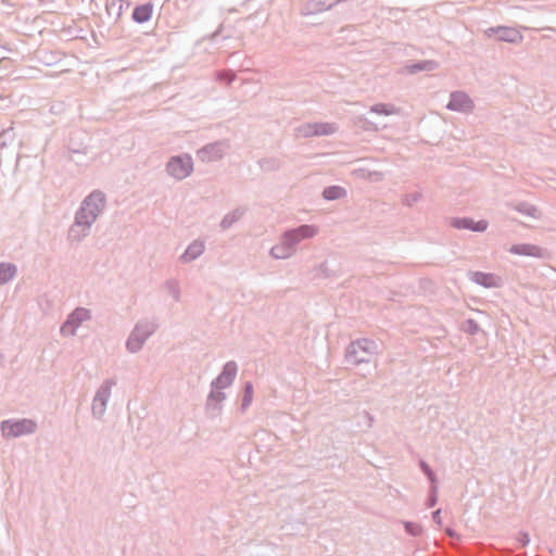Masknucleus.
Masks as SVG:
<instances>
[{"mask_svg":"<svg viewBox=\"0 0 556 556\" xmlns=\"http://www.w3.org/2000/svg\"><path fill=\"white\" fill-rule=\"evenodd\" d=\"M252 400H253V387L251 383H247L245 388H244L242 407L243 408L248 407L252 403Z\"/></svg>","mask_w":556,"mask_h":556,"instance_id":"obj_16","label":"nucleus"},{"mask_svg":"<svg viewBox=\"0 0 556 556\" xmlns=\"http://www.w3.org/2000/svg\"><path fill=\"white\" fill-rule=\"evenodd\" d=\"M103 206L104 200L101 194L89 195L76 216V223L71 230L72 233L78 232L80 229L84 230L89 226L97 218Z\"/></svg>","mask_w":556,"mask_h":556,"instance_id":"obj_1","label":"nucleus"},{"mask_svg":"<svg viewBox=\"0 0 556 556\" xmlns=\"http://www.w3.org/2000/svg\"><path fill=\"white\" fill-rule=\"evenodd\" d=\"M511 252L516 254H528V255H536L535 247H527V245H516L511 248Z\"/></svg>","mask_w":556,"mask_h":556,"instance_id":"obj_15","label":"nucleus"},{"mask_svg":"<svg viewBox=\"0 0 556 556\" xmlns=\"http://www.w3.org/2000/svg\"><path fill=\"white\" fill-rule=\"evenodd\" d=\"M192 172V161L188 155L176 157V179L185 178Z\"/></svg>","mask_w":556,"mask_h":556,"instance_id":"obj_8","label":"nucleus"},{"mask_svg":"<svg viewBox=\"0 0 556 556\" xmlns=\"http://www.w3.org/2000/svg\"><path fill=\"white\" fill-rule=\"evenodd\" d=\"M528 542H529V539L527 535H525V538H522V544L526 545Z\"/></svg>","mask_w":556,"mask_h":556,"instance_id":"obj_23","label":"nucleus"},{"mask_svg":"<svg viewBox=\"0 0 556 556\" xmlns=\"http://www.w3.org/2000/svg\"><path fill=\"white\" fill-rule=\"evenodd\" d=\"M447 108L454 111L467 112L472 109V102L464 93H453Z\"/></svg>","mask_w":556,"mask_h":556,"instance_id":"obj_5","label":"nucleus"},{"mask_svg":"<svg viewBox=\"0 0 556 556\" xmlns=\"http://www.w3.org/2000/svg\"><path fill=\"white\" fill-rule=\"evenodd\" d=\"M372 111L376 113H379V114H387V115L395 113V109L393 106L387 105V104H377L372 108Z\"/></svg>","mask_w":556,"mask_h":556,"instance_id":"obj_19","label":"nucleus"},{"mask_svg":"<svg viewBox=\"0 0 556 556\" xmlns=\"http://www.w3.org/2000/svg\"><path fill=\"white\" fill-rule=\"evenodd\" d=\"M332 131V127L328 125L319 126V129L315 130V134L317 135H326Z\"/></svg>","mask_w":556,"mask_h":556,"instance_id":"obj_20","label":"nucleus"},{"mask_svg":"<svg viewBox=\"0 0 556 556\" xmlns=\"http://www.w3.org/2000/svg\"><path fill=\"white\" fill-rule=\"evenodd\" d=\"M361 346H362V343L357 342V343L352 345V349H353V351H355L356 348H361Z\"/></svg>","mask_w":556,"mask_h":556,"instance_id":"obj_22","label":"nucleus"},{"mask_svg":"<svg viewBox=\"0 0 556 556\" xmlns=\"http://www.w3.org/2000/svg\"><path fill=\"white\" fill-rule=\"evenodd\" d=\"M237 375V365L235 363H227L223 372L218 376L216 384L219 388L228 387Z\"/></svg>","mask_w":556,"mask_h":556,"instance_id":"obj_7","label":"nucleus"},{"mask_svg":"<svg viewBox=\"0 0 556 556\" xmlns=\"http://www.w3.org/2000/svg\"><path fill=\"white\" fill-rule=\"evenodd\" d=\"M152 15V5L147 3L139 7H136L132 12V18L137 23H144L150 20Z\"/></svg>","mask_w":556,"mask_h":556,"instance_id":"obj_11","label":"nucleus"},{"mask_svg":"<svg viewBox=\"0 0 556 556\" xmlns=\"http://www.w3.org/2000/svg\"><path fill=\"white\" fill-rule=\"evenodd\" d=\"M471 278L477 283H480L488 288L497 287L500 283V279L492 274H484V273L477 271V273H472Z\"/></svg>","mask_w":556,"mask_h":556,"instance_id":"obj_9","label":"nucleus"},{"mask_svg":"<svg viewBox=\"0 0 556 556\" xmlns=\"http://www.w3.org/2000/svg\"><path fill=\"white\" fill-rule=\"evenodd\" d=\"M316 232V230L311 227V226H302L300 227L299 229L288 233L287 238L288 239H293L296 241V240H300L302 238H308V237H312L314 236Z\"/></svg>","mask_w":556,"mask_h":556,"instance_id":"obj_13","label":"nucleus"},{"mask_svg":"<svg viewBox=\"0 0 556 556\" xmlns=\"http://www.w3.org/2000/svg\"><path fill=\"white\" fill-rule=\"evenodd\" d=\"M422 467H424L425 471L428 472V467L425 464H422Z\"/></svg>","mask_w":556,"mask_h":556,"instance_id":"obj_24","label":"nucleus"},{"mask_svg":"<svg viewBox=\"0 0 556 556\" xmlns=\"http://www.w3.org/2000/svg\"><path fill=\"white\" fill-rule=\"evenodd\" d=\"M89 318V312L85 308H78L76 309L67 319V321L62 327V332L64 334L71 336L75 333L76 327L81 323L83 320H86Z\"/></svg>","mask_w":556,"mask_h":556,"instance_id":"obj_4","label":"nucleus"},{"mask_svg":"<svg viewBox=\"0 0 556 556\" xmlns=\"http://www.w3.org/2000/svg\"><path fill=\"white\" fill-rule=\"evenodd\" d=\"M15 274V267L9 264H0V283L9 281Z\"/></svg>","mask_w":556,"mask_h":556,"instance_id":"obj_14","label":"nucleus"},{"mask_svg":"<svg viewBox=\"0 0 556 556\" xmlns=\"http://www.w3.org/2000/svg\"><path fill=\"white\" fill-rule=\"evenodd\" d=\"M497 38L508 42H516L521 39L520 33L515 28L498 27L495 30Z\"/></svg>","mask_w":556,"mask_h":556,"instance_id":"obj_10","label":"nucleus"},{"mask_svg":"<svg viewBox=\"0 0 556 556\" xmlns=\"http://www.w3.org/2000/svg\"><path fill=\"white\" fill-rule=\"evenodd\" d=\"M151 332H152L151 325H149V324L138 325L127 341L128 350L131 352L138 351L142 346L144 340L151 334Z\"/></svg>","mask_w":556,"mask_h":556,"instance_id":"obj_3","label":"nucleus"},{"mask_svg":"<svg viewBox=\"0 0 556 556\" xmlns=\"http://www.w3.org/2000/svg\"><path fill=\"white\" fill-rule=\"evenodd\" d=\"M271 254L277 258L287 257L290 254V247L276 245L271 249Z\"/></svg>","mask_w":556,"mask_h":556,"instance_id":"obj_17","label":"nucleus"},{"mask_svg":"<svg viewBox=\"0 0 556 556\" xmlns=\"http://www.w3.org/2000/svg\"><path fill=\"white\" fill-rule=\"evenodd\" d=\"M343 194V190L339 187L328 188L324 191V195L326 199L333 200Z\"/></svg>","mask_w":556,"mask_h":556,"instance_id":"obj_18","label":"nucleus"},{"mask_svg":"<svg viewBox=\"0 0 556 556\" xmlns=\"http://www.w3.org/2000/svg\"><path fill=\"white\" fill-rule=\"evenodd\" d=\"M203 250V243L195 241L188 247L181 258L186 262H190L201 255Z\"/></svg>","mask_w":556,"mask_h":556,"instance_id":"obj_12","label":"nucleus"},{"mask_svg":"<svg viewBox=\"0 0 556 556\" xmlns=\"http://www.w3.org/2000/svg\"><path fill=\"white\" fill-rule=\"evenodd\" d=\"M453 226L458 229H470L473 231H484L488 228L485 220L475 222L470 218H457L453 220Z\"/></svg>","mask_w":556,"mask_h":556,"instance_id":"obj_6","label":"nucleus"},{"mask_svg":"<svg viewBox=\"0 0 556 556\" xmlns=\"http://www.w3.org/2000/svg\"><path fill=\"white\" fill-rule=\"evenodd\" d=\"M1 428L4 435L18 437L33 432L36 425L31 420L24 419L15 422L4 421Z\"/></svg>","mask_w":556,"mask_h":556,"instance_id":"obj_2","label":"nucleus"},{"mask_svg":"<svg viewBox=\"0 0 556 556\" xmlns=\"http://www.w3.org/2000/svg\"><path fill=\"white\" fill-rule=\"evenodd\" d=\"M432 68V63L428 62V63H425L422 65H415L413 66L412 68V72H415V71H421V70H431Z\"/></svg>","mask_w":556,"mask_h":556,"instance_id":"obj_21","label":"nucleus"}]
</instances>
